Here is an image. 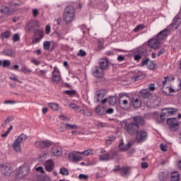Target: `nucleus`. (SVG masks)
I'll return each mask as SVG.
<instances>
[{"label":"nucleus","mask_w":181,"mask_h":181,"mask_svg":"<svg viewBox=\"0 0 181 181\" xmlns=\"http://www.w3.org/2000/svg\"><path fill=\"white\" fill-rule=\"evenodd\" d=\"M38 15H39V10H37V8H33V16H34V18L37 17Z\"/></svg>","instance_id":"nucleus-57"},{"label":"nucleus","mask_w":181,"mask_h":181,"mask_svg":"<svg viewBox=\"0 0 181 181\" xmlns=\"http://www.w3.org/2000/svg\"><path fill=\"white\" fill-rule=\"evenodd\" d=\"M151 62V61H149V59H146L144 61L141 62V66H148L149 63Z\"/></svg>","instance_id":"nucleus-54"},{"label":"nucleus","mask_w":181,"mask_h":181,"mask_svg":"<svg viewBox=\"0 0 181 181\" xmlns=\"http://www.w3.org/2000/svg\"><path fill=\"white\" fill-rule=\"evenodd\" d=\"M134 121H135V122L136 123V125H138V127L139 126V125H144V119H142V117H140V116H136V117H134Z\"/></svg>","instance_id":"nucleus-36"},{"label":"nucleus","mask_w":181,"mask_h":181,"mask_svg":"<svg viewBox=\"0 0 181 181\" xmlns=\"http://www.w3.org/2000/svg\"><path fill=\"white\" fill-rule=\"evenodd\" d=\"M69 107L71 108V110H74V111H76V112H81V114H83V115H88L89 117H91V115H93V113H91V112L89 111H86L85 110H81V106H78L77 105H76V103H70L69 104Z\"/></svg>","instance_id":"nucleus-6"},{"label":"nucleus","mask_w":181,"mask_h":181,"mask_svg":"<svg viewBox=\"0 0 181 181\" xmlns=\"http://www.w3.org/2000/svg\"><path fill=\"white\" fill-rule=\"evenodd\" d=\"M167 124L170 127L171 131H176L179 128L180 124L177 118H170L167 120Z\"/></svg>","instance_id":"nucleus-8"},{"label":"nucleus","mask_w":181,"mask_h":181,"mask_svg":"<svg viewBox=\"0 0 181 181\" xmlns=\"http://www.w3.org/2000/svg\"><path fill=\"white\" fill-rule=\"evenodd\" d=\"M95 111L99 115H104V113L105 112L104 107L100 105L96 107Z\"/></svg>","instance_id":"nucleus-42"},{"label":"nucleus","mask_w":181,"mask_h":181,"mask_svg":"<svg viewBox=\"0 0 181 181\" xmlns=\"http://www.w3.org/2000/svg\"><path fill=\"white\" fill-rule=\"evenodd\" d=\"M11 36V33L9 31H6L1 34V37L3 39H8Z\"/></svg>","instance_id":"nucleus-49"},{"label":"nucleus","mask_w":181,"mask_h":181,"mask_svg":"<svg viewBox=\"0 0 181 181\" xmlns=\"http://www.w3.org/2000/svg\"><path fill=\"white\" fill-rule=\"evenodd\" d=\"M0 172L3 176L9 177L13 173V168L8 165H0Z\"/></svg>","instance_id":"nucleus-5"},{"label":"nucleus","mask_w":181,"mask_h":181,"mask_svg":"<svg viewBox=\"0 0 181 181\" xmlns=\"http://www.w3.org/2000/svg\"><path fill=\"white\" fill-rule=\"evenodd\" d=\"M173 80H175V78L172 76H165L164 77V79L162 81L158 83L159 87H161L165 94H170V93H177L178 89H174L172 88V87L169 86H170V81H173Z\"/></svg>","instance_id":"nucleus-2"},{"label":"nucleus","mask_w":181,"mask_h":181,"mask_svg":"<svg viewBox=\"0 0 181 181\" xmlns=\"http://www.w3.org/2000/svg\"><path fill=\"white\" fill-rule=\"evenodd\" d=\"M60 173L63 175L67 176V175H69V170L66 168H62L60 169Z\"/></svg>","instance_id":"nucleus-48"},{"label":"nucleus","mask_w":181,"mask_h":181,"mask_svg":"<svg viewBox=\"0 0 181 181\" xmlns=\"http://www.w3.org/2000/svg\"><path fill=\"white\" fill-rule=\"evenodd\" d=\"M37 34L39 35L40 39H43V36H45V33L43 32V30H38Z\"/></svg>","instance_id":"nucleus-63"},{"label":"nucleus","mask_w":181,"mask_h":181,"mask_svg":"<svg viewBox=\"0 0 181 181\" xmlns=\"http://www.w3.org/2000/svg\"><path fill=\"white\" fill-rule=\"evenodd\" d=\"M40 26V23L37 21H33L30 22L28 25H26V28L30 30L33 29L34 28H39Z\"/></svg>","instance_id":"nucleus-24"},{"label":"nucleus","mask_w":181,"mask_h":181,"mask_svg":"<svg viewBox=\"0 0 181 181\" xmlns=\"http://www.w3.org/2000/svg\"><path fill=\"white\" fill-rule=\"evenodd\" d=\"M11 121H12V119H11V117H8L2 124L3 128H6V126L8 125V124H9V122H11Z\"/></svg>","instance_id":"nucleus-51"},{"label":"nucleus","mask_w":181,"mask_h":181,"mask_svg":"<svg viewBox=\"0 0 181 181\" xmlns=\"http://www.w3.org/2000/svg\"><path fill=\"white\" fill-rule=\"evenodd\" d=\"M160 180L165 181L168 179V175H165V173H161L159 175Z\"/></svg>","instance_id":"nucleus-53"},{"label":"nucleus","mask_w":181,"mask_h":181,"mask_svg":"<svg viewBox=\"0 0 181 181\" xmlns=\"http://www.w3.org/2000/svg\"><path fill=\"white\" fill-rule=\"evenodd\" d=\"M19 39H21V37H19V34L18 33L14 34L13 37V42H18Z\"/></svg>","instance_id":"nucleus-56"},{"label":"nucleus","mask_w":181,"mask_h":181,"mask_svg":"<svg viewBox=\"0 0 181 181\" xmlns=\"http://www.w3.org/2000/svg\"><path fill=\"white\" fill-rule=\"evenodd\" d=\"M99 67H101L104 70L108 67V59H101L99 62Z\"/></svg>","instance_id":"nucleus-27"},{"label":"nucleus","mask_w":181,"mask_h":181,"mask_svg":"<svg viewBox=\"0 0 181 181\" xmlns=\"http://www.w3.org/2000/svg\"><path fill=\"white\" fill-rule=\"evenodd\" d=\"M69 158L72 162H80V160H83V156H77L74 153H70L69 154Z\"/></svg>","instance_id":"nucleus-22"},{"label":"nucleus","mask_w":181,"mask_h":181,"mask_svg":"<svg viewBox=\"0 0 181 181\" xmlns=\"http://www.w3.org/2000/svg\"><path fill=\"white\" fill-rule=\"evenodd\" d=\"M96 125H97L98 128H104V127H107V124L103 123L100 122H98V124Z\"/></svg>","instance_id":"nucleus-59"},{"label":"nucleus","mask_w":181,"mask_h":181,"mask_svg":"<svg viewBox=\"0 0 181 181\" xmlns=\"http://www.w3.org/2000/svg\"><path fill=\"white\" fill-rule=\"evenodd\" d=\"M45 169L47 172H52L53 170V161L52 160H48L45 163Z\"/></svg>","instance_id":"nucleus-26"},{"label":"nucleus","mask_w":181,"mask_h":181,"mask_svg":"<svg viewBox=\"0 0 181 181\" xmlns=\"http://www.w3.org/2000/svg\"><path fill=\"white\" fill-rule=\"evenodd\" d=\"M46 73H47V71L46 70H35V74L40 76V77H46Z\"/></svg>","instance_id":"nucleus-39"},{"label":"nucleus","mask_w":181,"mask_h":181,"mask_svg":"<svg viewBox=\"0 0 181 181\" xmlns=\"http://www.w3.org/2000/svg\"><path fill=\"white\" fill-rule=\"evenodd\" d=\"M13 149L15 151V152H17L18 153H21L22 152V147L21 146V143L14 141L13 145Z\"/></svg>","instance_id":"nucleus-25"},{"label":"nucleus","mask_w":181,"mask_h":181,"mask_svg":"<svg viewBox=\"0 0 181 181\" xmlns=\"http://www.w3.org/2000/svg\"><path fill=\"white\" fill-rule=\"evenodd\" d=\"M107 94V91L105 90H100L96 93L95 100L96 103H103L104 100V96Z\"/></svg>","instance_id":"nucleus-17"},{"label":"nucleus","mask_w":181,"mask_h":181,"mask_svg":"<svg viewBox=\"0 0 181 181\" xmlns=\"http://www.w3.org/2000/svg\"><path fill=\"white\" fill-rule=\"evenodd\" d=\"M26 139H28V136L25 134H21L15 141L20 144H23Z\"/></svg>","instance_id":"nucleus-35"},{"label":"nucleus","mask_w":181,"mask_h":181,"mask_svg":"<svg viewBox=\"0 0 181 181\" xmlns=\"http://www.w3.org/2000/svg\"><path fill=\"white\" fill-rule=\"evenodd\" d=\"M132 104L134 108H139L141 107V100L139 98H136L132 101Z\"/></svg>","instance_id":"nucleus-44"},{"label":"nucleus","mask_w":181,"mask_h":181,"mask_svg":"<svg viewBox=\"0 0 181 181\" xmlns=\"http://www.w3.org/2000/svg\"><path fill=\"white\" fill-rule=\"evenodd\" d=\"M134 121H135V122L136 123V125H138V127L139 126V125H144V119H142V117H140V116H136V117H134Z\"/></svg>","instance_id":"nucleus-37"},{"label":"nucleus","mask_w":181,"mask_h":181,"mask_svg":"<svg viewBox=\"0 0 181 181\" xmlns=\"http://www.w3.org/2000/svg\"><path fill=\"white\" fill-rule=\"evenodd\" d=\"M65 93L68 95H74L76 94V90H66Z\"/></svg>","instance_id":"nucleus-64"},{"label":"nucleus","mask_w":181,"mask_h":181,"mask_svg":"<svg viewBox=\"0 0 181 181\" xmlns=\"http://www.w3.org/2000/svg\"><path fill=\"white\" fill-rule=\"evenodd\" d=\"M3 54L4 56H9L10 57H14L15 54H16V52L12 49H6L3 52Z\"/></svg>","instance_id":"nucleus-34"},{"label":"nucleus","mask_w":181,"mask_h":181,"mask_svg":"<svg viewBox=\"0 0 181 181\" xmlns=\"http://www.w3.org/2000/svg\"><path fill=\"white\" fill-rule=\"evenodd\" d=\"M142 29H144V26L143 25H137L135 28H134V32H139V30H142Z\"/></svg>","instance_id":"nucleus-62"},{"label":"nucleus","mask_w":181,"mask_h":181,"mask_svg":"<svg viewBox=\"0 0 181 181\" xmlns=\"http://www.w3.org/2000/svg\"><path fill=\"white\" fill-rule=\"evenodd\" d=\"M107 101L109 103L110 105H115V103H117V98H115V96H110L108 98H105L102 101V104H105Z\"/></svg>","instance_id":"nucleus-23"},{"label":"nucleus","mask_w":181,"mask_h":181,"mask_svg":"<svg viewBox=\"0 0 181 181\" xmlns=\"http://www.w3.org/2000/svg\"><path fill=\"white\" fill-rule=\"evenodd\" d=\"M79 179H83L84 180H87L88 179V175L84 174H80L78 175Z\"/></svg>","instance_id":"nucleus-61"},{"label":"nucleus","mask_w":181,"mask_h":181,"mask_svg":"<svg viewBox=\"0 0 181 181\" xmlns=\"http://www.w3.org/2000/svg\"><path fill=\"white\" fill-rule=\"evenodd\" d=\"M8 12H9V7L0 4V13H8Z\"/></svg>","instance_id":"nucleus-40"},{"label":"nucleus","mask_w":181,"mask_h":181,"mask_svg":"<svg viewBox=\"0 0 181 181\" xmlns=\"http://www.w3.org/2000/svg\"><path fill=\"white\" fill-rule=\"evenodd\" d=\"M62 80V74H60V70L57 66L54 67V71H52V81L54 83H59Z\"/></svg>","instance_id":"nucleus-7"},{"label":"nucleus","mask_w":181,"mask_h":181,"mask_svg":"<svg viewBox=\"0 0 181 181\" xmlns=\"http://www.w3.org/2000/svg\"><path fill=\"white\" fill-rule=\"evenodd\" d=\"M176 109L173 108H164L163 109V114L165 117H169L170 115H175L176 114Z\"/></svg>","instance_id":"nucleus-21"},{"label":"nucleus","mask_w":181,"mask_h":181,"mask_svg":"<svg viewBox=\"0 0 181 181\" xmlns=\"http://www.w3.org/2000/svg\"><path fill=\"white\" fill-rule=\"evenodd\" d=\"M160 148L161 151H163V152H166V151H168V146H166L165 144H161L160 145Z\"/></svg>","instance_id":"nucleus-55"},{"label":"nucleus","mask_w":181,"mask_h":181,"mask_svg":"<svg viewBox=\"0 0 181 181\" xmlns=\"http://www.w3.org/2000/svg\"><path fill=\"white\" fill-rule=\"evenodd\" d=\"M76 18V10L73 6H67L64 12V21L66 23H71Z\"/></svg>","instance_id":"nucleus-3"},{"label":"nucleus","mask_w":181,"mask_h":181,"mask_svg":"<svg viewBox=\"0 0 181 181\" xmlns=\"http://www.w3.org/2000/svg\"><path fill=\"white\" fill-rule=\"evenodd\" d=\"M181 23V19L179 16H176L173 21V25L175 29H177V26H179Z\"/></svg>","instance_id":"nucleus-38"},{"label":"nucleus","mask_w":181,"mask_h":181,"mask_svg":"<svg viewBox=\"0 0 181 181\" xmlns=\"http://www.w3.org/2000/svg\"><path fill=\"white\" fill-rule=\"evenodd\" d=\"M52 45V42L49 41H45L43 43V48L44 50H49L50 49V45Z\"/></svg>","instance_id":"nucleus-47"},{"label":"nucleus","mask_w":181,"mask_h":181,"mask_svg":"<svg viewBox=\"0 0 181 181\" xmlns=\"http://www.w3.org/2000/svg\"><path fill=\"white\" fill-rule=\"evenodd\" d=\"M20 71H21V73H24V74H30V73H32V70L29 69V68L25 66H23Z\"/></svg>","instance_id":"nucleus-45"},{"label":"nucleus","mask_w":181,"mask_h":181,"mask_svg":"<svg viewBox=\"0 0 181 181\" xmlns=\"http://www.w3.org/2000/svg\"><path fill=\"white\" fill-rule=\"evenodd\" d=\"M35 170L40 172V173H45V169H43V167L42 166L35 168Z\"/></svg>","instance_id":"nucleus-58"},{"label":"nucleus","mask_w":181,"mask_h":181,"mask_svg":"<svg viewBox=\"0 0 181 181\" xmlns=\"http://www.w3.org/2000/svg\"><path fill=\"white\" fill-rule=\"evenodd\" d=\"M66 129H78V126H77V124H71L66 123L64 124V127L59 128L60 132H64Z\"/></svg>","instance_id":"nucleus-18"},{"label":"nucleus","mask_w":181,"mask_h":181,"mask_svg":"<svg viewBox=\"0 0 181 181\" xmlns=\"http://www.w3.org/2000/svg\"><path fill=\"white\" fill-rule=\"evenodd\" d=\"M9 66H11V61L9 59L3 61V67H9Z\"/></svg>","instance_id":"nucleus-52"},{"label":"nucleus","mask_w":181,"mask_h":181,"mask_svg":"<svg viewBox=\"0 0 181 181\" xmlns=\"http://www.w3.org/2000/svg\"><path fill=\"white\" fill-rule=\"evenodd\" d=\"M134 60L137 63H139L141 59H144L145 57V52L142 50H137L134 52L133 54Z\"/></svg>","instance_id":"nucleus-11"},{"label":"nucleus","mask_w":181,"mask_h":181,"mask_svg":"<svg viewBox=\"0 0 181 181\" xmlns=\"http://www.w3.org/2000/svg\"><path fill=\"white\" fill-rule=\"evenodd\" d=\"M47 105L53 111H59L60 110V105L57 103H48Z\"/></svg>","instance_id":"nucleus-32"},{"label":"nucleus","mask_w":181,"mask_h":181,"mask_svg":"<svg viewBox=\"0 0 181 181\" xmlns=\"http://www.w3.org/2000/svg\"><path fill=\"white\" fill-rule=\"evenodd\" d=\"M140 95L143 98V103L148 108H156L160 104V98L152 94L147 89H143L140 91Z\"/></svg>","instance_id":"nucleus-1"},{"label":"nucleus","mask_w":181,"mask_h":181,"mask_svg":"<svg viewBox=\"0 0 181 181\" xmlns=\"http://www.w3.org/2000/svg\"><path fill=\"white\" fill-rule=\"evenodd\" d=\"M180 180V175L177 171H173L171 173V181H179Z\"/></svg>","instance_id":"nucleus-30"},{"label":"nucleus","mask_w":181,"mask_h":181,"mask_svg":"<svg viewBox=\"0 0 181 181\" xmlns=\"http://www.w3.org/2000/svg\"><path fill=\"white\" fill-rule=\"evenodd\" d=\"M148 47L151 49H153L156 50L160 47V45H162V42L158 41L156 38H152L148 40Z\"/></svg>","instance_id":"nucleus-9"},{"label":"nucleus","mask_w":181,"mask_h":181,"mask_svg":"<svg viewBox=\"0 0 181 181\" xmlns=\"http://www.w3.org/2000/svg\"><path fill=\"white\" fill-rule=\"evenodd\" d=\"M129 101H131V98L126 95H121L119 99L120 105H123V107H127L129 104Z\"/></svg>","instance_id":"nucleus-15"},{"label":"nucleus","mask_w":181,"mask_h":181,"mask_svg":"<svg viewBox=\"0 0 181 181\" xmlns=\"http://www.w3.org/2000/svg\"><path fill=\"white\" fill-rule=\"evenodd\" d=\"M29 173V168L25 165H22L19 167L18 168L16 169L15 170V175L17 176V177H25V176H28V174Z\"/></svg>","instance_id":"nucleus-4"},{"label":"nucleus","mask_w":181,"mask_h":181,"mask_svg":"<svg viewBox=\"0 0 181 181\" xmlns=\"http://www.w3.org/2000/svg\"><path fill=\"white\" fill-rule=\"evenodd\" d=\"M131 145H132V144H131V142H129L127 144L124 145V141L122 140L120 141V144H119V148L122 151H127V150L129 149V148H131Z\"/></svg>","instance_id":"nucleus-28"},{"label":"nucleus","mask_w":181,"mask_h":181,"mask_svg":"<svg viewBox=\"0 0 181 181\" xmlns=\"http://www.w3.org/2000/svg\"><path fill=\"white\" fill-rule=\"evenodd\" d=\"M86 54L87 53L86 52V51L83 49H80L77 53V56H79L80 57H84V56H86Z\"/></svg>","instance_id":"nucleus-50"},{"label":"nucleus","mask_w":181,"mask_h":181,"mask_svg":"<svg viewBox=\"0 0 181 181\" xmlns=\"http://www.w3.org/2000/svg\"><path fill=\"white\" fill-rule=\"evenodd\" d=\"M35 181H50V178L49 177L37 175L35 177Z\"/></svg>","instance_id":"nucleus-41"},{"label":"nucleus","mask_w":181,"mask_h":181,"mask_svg":"<svg viewBox=\"0 0 181 181\" xmlns=\"http://www.w3.org/2000/svg\"><path fill=\"white\" fill-rule=\"evenodd\" d=\"M105 69H102L100 66H95L93 69V74L97 78H103L104 77V71Z\"/></svg>","instance_id":"nucleus-10"},{"label":"nucleus","mask_w":181,"mask_h":181,"mask_svg":"<svg viewBox=\"0 0 181 181\" xmlns=\"http://www.w3.org/2000/svg\"><path fill=\"white\" fill-rule=\"evenodd\" d=\"M9 79L11 80L12 81H14L15 83H22V81H20L18 79V76L15 74H11L9 76Z\"/></svg>","instance_id":"nucleus-43"},{"label":"nucleus","mask_w":181,"mask_h":181,"mask_svg":"<svg viewBox=\"0 0 181 181\" xmlns=\"http://www.w3.org/2000/svg\"><path fill=\"white\" fill-rule=\"evenodd\" d=\"M136 139L138 142H144L148 139V133L145 131H139L136 134Z\"/></svg>","instance_id":"nucleus-12"},{"label":"nucleus","mask_w":181,"mask_h":181,"mask_svg":"<svg viewBox=\"0 0 181 181\" xmlns=\"http://www.w3.org/2000/svg\"><path fill=\"white\" fill-rule=\"evenodd\" d=\"M148 69H149L150 70H153V69H155V64L153 62H150L148 65L147 66Z\"/></svg>","instance_id":"nucleus-60"},{"label":"nucleus","mask_w":181,"mask_h":181,"mask_svg":"<svg viewBox=\"0 0 181 181\" xmlns=\"http://www.w3.org/2000/svg\"><path fill=\"white\" fill-rule=\"evenodd\" d=\"M115 140V137L114 136H109L105 139V144L108 146V145H111L112 144V141Z\"/></svg>","instance_id":"nucleus-46"},{"label":"nucleus","mask_w":181,"mask_h":181,"mask_svg":"<svg viewBox=\"0 0 181 181\" xmlns=\"http://www.w3.org/2000/svg\"><path fill=\"white\" fill-rule=\"evenodd\" d=\"M169 35V31L167 29H165L160 31L156 36V39L158 42H163V40L166 39V37Z\"/></svg>","instance_id":"nucleus-13"},{"label":"nucleus","mask_w":181,"mask_h":181,"mask_svg":"<svg viewBox=\"0 0 181 181\" xmlns=\"http://www.w3.org/2000/svg\"><path fill=\"white\" fill-rule=\"evenodd\" d=\"M110 159H111V156L110 153L102 154L99 157V160H102L103 162L110 160Z\"/></svg>","instance_id":"nucleus-33"},{"label":"nucleus","mask_w":181,"mask_h":181,"mask_svg":"<svg viewBox=\"0 0 181 181\" xmlns=\"http://www.w3.org/2000/svg\"><path fill=\"white\" fill-rule=\"evenodd\" d=\"M153 118L154 119H156L157 122L159 124H162L165 122V115L163 113L161 115H159L158 112H155L153 113Z\"/></svg>","instance_id":"nucleus-20"},{"label":"nucleus","mask_w":181,"mask_h":181,"mask_svg":"<svg viewBox=\"0 0 181 181\" xmlns=\"http://www.w3.org/2000/svg\"><path fill=\"white\" fill-rule=\"evenodd\" d=\"M131 172V169L128 167L122 168L120 170V173L122 176H128Z\"/></svg>","instance_id":"nucleus-31"},{"label":"nucleus","mask_w":181,"mask_h":181,"mask_svg":"<svg viewBox=\"0 0 181 181\" xmlns=\"http://www.w3.org/2000/svg\"><path fill=\"white\" fill-rule=\"evenodd\" d=\"M51 153L52 156H60V155L63 153V150L62 149V147L59 146H54L52 148Z\"/></svg>","instance_id":"nucleus-16"},{"label":"nucleus","mask_w":181,"mask_h":181,"mask_svg":"<svg viewBox=\"0 0 181 181\" xmlns=\"http://www.w3.org/2000/svg\"><path fill=\"white\" fill-rule=\"evenodd\" d=\"M78 155H83V156H90V155H94L93 151L91 149H88L84 151H76Z\"/></svg>","instance_id":"nucleus-29"},{"label":"nucleus","mask_w":181,"mask_h":181,"mask_svg":"<svg viewBox=\"0 0 181 181\" xmlns=\"http://www.w3.org/2000/svg\"><path fill=\"white\" fill-rule=\"evenodd\" d=\"M138 128H139V126L135 123H132L127 125V131L129 132V134H134L135 131H138Z\"/></svg>","instance_id":"nucleus-19"},{"label":"nucleus","mask_w":181,"mask_h":181,"mask_svg":"<svg viewBox=\"0 0 181 181\" xmlns=\"http://www.w3.org/2000/svg\"><path fill=\"white\" fill-rule=\"evenodd\" d=\"M52 146V141L49 140L37 141L35 142V146L37 148H47Z\"/></svg>","instance_id":"nucleus-14"}]
</instances>
